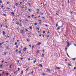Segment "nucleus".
Returning <instances> with one entry per match:
<instances>
[{
  "mask_svg": "<svg viewBox=\"0 0 76 76\" xmlns=\"http://www.w3.org/2000/svg\"><path fill=\"white\" fill-rule=\"evenodd\" d=\"M67 45L66 46V47H69L70 45H72V44H69V42H67Z\"/></svg>",
  "mask_w": 76,
  "mask_h": 76,
  "instance_id": "f257e3e1",
  "label": "nucleus"
},
{
  "mask_svg": "<svg viewBox=\"0 0 76 76\" xmlns=\"http://www.w3.org/2000/svg\"><path fill=\"white\" fill-rule=\"evenodd\" d=\"M59 22H62V21L61 20V21H58L57 22V23L56 24V27H57V26H58V23Z\"/></svg>",
  "mask_w": 76,
  "mask_h": 76,
  "instance_id": "f03ea898",
  "label": "nucleus"
},
{
  "mask_svg": "<svg viewBox=\"0 0 76 76\" xmlns=\"http://www.w3.org/2000/svg\"><path fill=\"white\" fill-rule=\"evenodd\" d=\"M20 31L21 34H23L24 33V31H23V30H21Z\"/></svg>",
  "mask_w": 76,
  "mask_h": 76,
  "instance_id": "7ed1b4c3",
  "label": "nucleus"
},
{
  "mask_svg": "<svg viewBox=\"0 0 76 76\" xmlns=\"http://www.w3.org/2000/svg\"><path fill=\"white\" fill-rule=\"evenodd\" d=\"M26 50H27V49L26 48H24L23 49V51L24 52H25V51H26Z\"/></svg>",
  "mask_w": 76,
  "mask_h": 76,
  "instance_id": "20e7f679",
  "label": "nucleus"
},
{
  "mask_svg": "<svg viewBox=\"0 0 76 76\" xmlns=\"http://www.w3.org/2000/svg\"><path fill=\"white\" fill-rule=\"evenodd\" d=\"M41 42H38L37 44V45H41Z\"/></svg>",
  "mask_w": 76,
  "mask_h": 76,
  "instance_id": "39448f33",
  "label": "nucleus"
},
{
  "mask_svg": "<svg viewBox=\"0 0 76 76\" xmlns=\"http://www.w3.org/2000/svg\"><path fill=\"white\" fill-rule=\"evenodd\" d=\"M38 66H39V67H42V65L40 64Z\"/></svg>",
  "mask_w": 76,
  "mask_h": 76,
  "instance_id": "423d86ee",
  "label": "nucleus"
},
{
  "mask_svg": "<svg viewBox=\"0 0 76 76\" xmlns=\"http://www.w3.org/2000/svg\"><path fill=\"white\" fill-rule=\"evenodd\" d=\"M3 67V64H1V65L0 66V67L1 68H2V67Z\"/></svg>",
  "mask_w": 76,
  "mask_h": 76,
  "instance_id": "0eeeda50",
  "label": "nucleus"
},
{
  "mask_svg": "<svg viewBox=\"0 0 76 76\" xmlns=\"http://www.w3.org/2000/svg\"><path fill=\"white\" fill-rule=\"evenodd\" d=\"M42 57H44V54H42Z\"/></svg>",
  "mask_w": 76,
  "mask_h": 76,
  "instance_id": "6e6552de",
  "label": "nucleus"
},
{
  "mask_svg": "<svg viewBox=\"0 0 76 76\" xmlns=\"http://www.w3.org/2000/svg\"><path fill=\"white\" fill-rule=\"evenodd\" d=\"M19 26H20L21 27L22 26V24H21V23H20L19 24Z\"/></svg>",
  "mask_w": 76,
  "mask_h": 76,
  "instance_id": "1a4fd4ad",
  "label": "nucleus"
},
{
  "mask_svg": "<svg viewBox=\"0 0 76 76\" xmlns=\"http://www.w3.org/2000/svg\"><path fill=\"white\" fill-rule=\"evenodd\" d=\"M5 34V32L4 31H3V35H4Z\"/></svg>",
  "mask_w": 76,
  "mask_h": 76,
  "instance_id": "9d476101",
  "label": "nucleus"
},
{
  "mask_svg": "<svg viewBox=\"0 0 76 76\" xmlns=\"http://www.w3.org/2000/svg\"><path fill=\"white\" fill-rule=\"evenodd\" d=\"M11 14L12 15H15V14H14V13L13 12H11Z\"/></svg>",
  "mask_w": 76,
  "mask_h": 76,
  "instance_id": "9b49d317",
  "label": "nucleus"
},
{
  "mask_svg": "<svg viewBox=\"0 0 76 76\" xmlns=\"http://www.w3.org/2000/svg\"><path fill=\"white\" fill-rule=\"evenodd\" d=\"M3 15H4V16H7V15H6V14H3Z\"/></svg>",
  "mask_w": 76,
  "mask_h": 76,
  "instance_id": "f8f14e48",
  "label": "nucleus"
},
{
  "mask_svg": "<svg viewBox=\"0 0 76 76\" xmlns=\"http://www.w3.org/2000/svg\"><path fill=\"white\" fill-rule=\"evenodd\" d=\"M46 70L47 71H48V72H51V70H49V69H47Z\"/></svg>",
  "mask_w": 76,
  "mask_h": 76,
  "instance_id": "ddd939ff",
  "label": "nucleus"
},
{
  "mask_svg": "<svg viewBox=\"0 0 76 76\" xmlns=\"http://www.w3.org/2000/svg\"><path fill=\"white\" fill-rule=\"evenodd\" d=\"M36 59H35V60H34V61L33 62V63H36Z\"/></svg>",
  "mask_w": 76,
  "mask_h": 76,
  "instance_id": "4468645a",
  "label": "nucleus"
},
{
  "mask_svg": "<svg viewBox=\"0 0 76 76\" xmlns=\"http://www.w3.org/2000/svg\"><path fill=\"white\" fill-rule=\"evenodd\" d=\"M7 54V52H4V55H6Z\"/></svg>",
  "mask_w": 76,
  "mask_h": 76,
  "instance_id": "2eb2a0df",
  "label": "nucleus"
},
{
  "mask_svg": "<svg viewBox=\"0 0 76 76\" xmlns=\"http://www.w3.org/2000/svg\"><path fill=\"white\" fill-rule=\"evenodd\" d=\"M16 24H17V25H19V22H17L16 23Z\"/></svg>",
  "mask_w": 76,
  "mask_h": 76,
  "instance_id": "dca6fc26",
  "label": "nucleus"
},
{
  "mask_svg": "<svg viewBox=\"0 0 76 76\" xmlns=\"http://www.w3.org/2000/svg\"><path fill=\"white\" fill-rule=\"evenodd\" d=\"M15 38H14L13 39V41H12V42H14V41H15Z\"/></svg>",
  "mask_w": 76,
  "mask_h": 76,
  "instance_id": "f3484780",
  "label": "nucleus"
},
{
  "mask_svg": "<svg viewBox=\"0 0 76 76\" xmlns=\"http://www.w3.org/2000/svg\"><path fill=\"white\" fill-rule=\"evenodd\" d=\"M21 75H22V74L23 73V71H21Z\"/></svg>",
  "mask_w": 76,
  "mask_h": 76,
  "instance_id": "a211bd4d",
  "label": "nucleus"
},
{
  "mask_svg": "<svg viewBox=\"0 0 76 76\" xmlns=\"http://www.w3.org/2000/svg\"><path fill=\"white\" fill-rule=\"evenodd\" d=\"M69 66H72V65H71V64H68Z\"/></svg>",
  "mask_w": 76,
  "mask_h": 76,
  "instance_id": "6ab92c4d",
  "label": "nucleus"
},
{
  "mask_svg": "<svg viewBox=\"0 0 76 76\" xmlns=\"http://www.w3.org/2000/svg\"><path fill=\"white\" fill-rule=\"evenodd\" d=\"M32 27H29V29H32Z\"/></svg>",
  "mask_w": 76,
  "mask_h": 76,
  "instance_id": "aec40b11",
  "label": "nucleus"
},
{
  "mask_svg": "<svg viewBox=\"0 0 76 76\" xmlns=\"http://www.w3.org/2000/svg\"><path fill=\"white\" fill-rule=\"evenodd\" d=\"M18 3H16L15 4V5L16 6H18Z\"/></svg>",
  "mask_w": 76,
  "mask_h": 76,
  "instance_id": "412c9836",
  "label": "nucleus"
},
{
  "mask_svg": "<svg viewBox=\"0 0 76 76\" xmlns=\"http://www.w3.org/2000/svg\"><path fill=\"white\" fill-rule=\"evenodd\" d=\"M25 31H26V32H28V30L26 29H25Z\"/></svg>",
  "mask_w": 76,
  "mask_h": 76,
  "instance_id": "4be33fe9",
  "label": "nucleus"
},
{
  "mask_svg": "<svg viewBox=\"0 0 76 76\" xmlns=\"http://www.w3.org/2000/svg\"><path fill=\"white\" fill-rule=\"evenodd\" d=\"M28 21H29V20H28V19H26V20L25 21L26 22H28Z\"/></svg>",
  "mask_w": 76,
  "mask_h": 76,
  "instance_id": "5701e85b",
  "label": "nucleus"
},
{
  "mask_svg": "<svg viewBox=\"0 0 76 76\" xmlns=\"http://www.w3.org/2000/svg\"><path fill=\"white\" fill-rule=\"evenodd\" d=\"M18 53H19V54H20V53H21V51H19L18 52Z\"/></svg>",
  "mask_w": 76,
  "mask_h": 76,
  "instance_id": "b1692460",
  "label": "nucleus"
},
{
  "mask_svg": "<svg viewBox=\"0 0 76 76\" xmlns=\"http://www.w3.org/2000/svg\"><path fill=\"white\" fill-rule=\"evenodd\" d=\"M42 75H43V76H45V74L44 73H43L42 74Z\"/></svg>",
  "mask_w": 76,
  "mask_h": 76,
  "instance_id": "393cba45",
  "label": "nucleus"
},
{
  "mask_svg": "<svg viewBox=\"0 0 76 76\" xmlns=\"http://www.w3.org/2000/svg\"><path fill=\"white\" fill-rule=\"evenodd\" d=\"M66 54H67V56H68V57H70V56H69V55L68 54V53H66Z\"/></svg>",
  "mask_w": 76,
  "mask_h": 76,
  "instance_id": "a878e982",
  "label": "nucleus"
},
{
  "mask_svg": "<svg viewBox=\"0 0 76 76\" xmlns=\"http://www.w3.org/2000/svg\"><path fill=\"white\" fill-rule=\"evenodd\" d=\"M74 70H76V67H75L74 68Z\"/></svg>",
  "mask_w": 76,
  "mask_h": 76,
  "instance_id": "bb28decb",
  "label": "nucleus"
},
{
  "mask_svg": "<svg viewBox=\"0 0 76 76\" xmlns=\"http://www.w3.org/2000/svg\"><path fill=\"white\" fill-rule=\"evenodd\" d=\"M45 31H44L43 32V34H45Z\"/></svg>",
  "mask_w": 76,
  "mask_h": 76,
  "instance_id": "cd10ccee",
  "label": "nucleus"
},
{
  "mask_svg": "<svg viewBox=\"0 0 76 76\" xmlns=\"http://www.w3.org/2000/svg\"><path fill=\"white\" fill-rule=\"evenodd\" d=\"M23 58H20V60H23Z\"/></svg>",
  "mask_w": 76,
  "mask_h": 76,
  "instance_id": "c85d7f7f",
  "label": "nucleus"
},
{
  "mask_svg": "<svg viewBox=\"0 0 76 76\" xmlns=\"http://www.w3.org/2000/svg\"><path fill=\"white\" fill-rule=\"evenodd\" d=\"M28 70H29V68H27L26 71H28Z\"/></svg>",
  "mask_w": 76,
  "mask_h": 76,
  "instance_id": "c756f323",
  "label": "nucleus"
},
{
  "mask_svg": "<svg viewBox=\"0 0 76 76\" xmlns=\"http://www.w3.org/2000/svg\"><path fill=\"white\" fill-rule=\"evenodd\" d=\"M15 45H17V42H15Z\"/></svg>",
  "mask_w": 76,
  "mask_h": 76,
  "instance_id": "7c9ffc66",
  "label": "nucleus"
},
{
  "mask_svg": "<svg viewBox=\"0 0 76 76\" xmlns=\"http://www.w3.org/2000/svg\"><path fill=\"white\" fill-rule=\"evenodd\" d=\"M7 48L8 50H10V48H9V47Z\"/></svg>",
  "mask_w": 76,
  "mask_h": 76,
  "instance_id": "2f4dec72",
  "label": "nucleus"
},
{
  "mask_svg": "<svg viewBox=\"0 0 76 76\" xmlns=\"http://www.w3.org/2000/svg\"><path fill=\"white\" fill-rule=\"evenodd\" d=\"M18 49H16V50H15V52H18Z\"/></svg>",
  "mask_w": 76,
  "mask_h": 76,
  "instance_id": "473e14b6",
  "label": "nucleus"
},
{
  "mask_svg": "<svg viewBox=\"0 0 76 76\" xmlns=\"http://www.w3.org/2000/svg\"><path fill=\"white\" fill-rule=\"evenodd\" d=\"M37 53H39V50H38Z\"/></svg>",
  "mask_w": 76,
  "mask_h": 76,
  "instance_id": "72a5a7b5",
  "label": "nucleus"
},
{
  "mask_svg": "<svg viewBox=\"0 0 76 76\" xmlns=\"http://www.w3.org/2000/svg\"><path fill=\"white\" fill-rule=\"evenodd\" d=\"M4 43V42H2L1 43V44H3Z\"/></svg>",
  "mask_w": 76,
  "mask_h": 76,
  "instance_id": "f704fd0d",
  "label": "nucleus"
},
{
  "mask_svg": "<svg viewBox=\"0 0 76 76\" xmlns=\"http://www.w3.org/2000/svg\"><path fill=\"white\" fill-rule=\"evenodd\" d=\"M37 25V23H34V25Z\"/></svg>",
  "mask_w": 76,
  "mask_h": 76,
  "instance_id": "c9c22d12",
  "label": "nucleus"
},
{
  "mask_svg": "<svg viewBox=\"0 0 76 76\" xmlns=\"http://www.w3.org/2000/svg\"><path fill=\"white\" fill-rule=\"evenodd\" d=\"M27 41H28V42H29V39H27Z\"/></svg>",
  "mask_w": 76,
  "mask_h": 76,
  "instance_id": "e433bc0d",
  "label": "nucleus"
},
{
  "mask_svg": "<svg viewBox=\"0 0 76 76\" xmlns=\"http://www.w3.org/2000/svg\"><path fill=\"white\" fill-rule=\"evenodd\" d=\"M65 61H67V59H66L65 60Z\"/></svg>",
  "mask_w": 76,
  "mask_h": 76,
  "instance_id": "4c0bfd02",
  "label": "nucleus"
},
{
  "mask_svg": "<svg viewBox=\"0 0 76 76\" xmlns=\"http://www.w3.org/2000/svg\"><path fill=\"white\" fill-rule=\"evenodd\" d=\"M57 69H60V67H57Z\"/></svg>",
  "mask_w": 76,
  "mask_h": 76,
  "instance_id": "58836bf2",
  "label": "nucleus"
},
{
  "mask_svg": "<svg viewBox=\"0 0 76 76\" xmlns=\"http://www.w3.org/2000/svg\"><path fill=\"white\" fill-rule=\"evenodd\" d=\"M16 48H18V46L17 45L16 46Z\"/></svg>",
  "mask_w": 76,
  "mask_h": 76,
  "instance_id": "ea45409f",
  "label": "nucleus"
},
{
  "mask_svg": "<svg viewBox=\"0 0 76 76\" xmlns=\"http://www.w3.org/2000/svg\"><path fill=\"white\" fill-rule=\"evenodd\" d=\"M76 58H74L73 59H72V60H75V59H76Z\"/></svg>",
  "mask_w": 76,
  "mask_h": 76,
  "instance_id": "a19ab883",
  "label": "nucleus"
},
{
  "mask_svg": "<svg viewBox=\"0 0 76 76\" xmlns=\"http://www.w3.org/2000/svg\"><path fill=\"white\" fill-rule=\"evenodd\" d=\"M68 2L69 3H70V1H69V0H68Z\"/></svg>",
  "mask_w": 76,
  "mask_h": 76,
  "instance_id": "79ce46f5",
  "label": "nucleus"
},
{
  "mask_svg": "<svg viewBox=\"0 0 76 76\" xmlns=\"http://www.w3.org/2000/svg\"><path fill=\"white\" fill-rule=\"evenodd\" d=\"M6 75H7V76H8L9 75V73H7Z\"/></svg>",
  "mask_w": 76,
  "mask_h": 76,
  "instance_id": "37998d69",
  "label": "nucleus"
},
{
  "mask_svg": "<svg viewBox=\"0 0 76 76\" xmlns=\"http://www.w3.org/2000/svg\"><path fill=\"white\" fill-rule=\"evenodd\" d=\"M18 71H19V70H20V68H18Z\"/></svg>",
  "mask_w": 76,
  "mask_h": 76,
  "instance_id": "c03bdc74",
  "label": "nucleus"
},
{
  "mask_svg": "<svg viewBox=\"0 0 76 76\" xmlns=\"http://www.w3.org/2000/svg\"><path fill=\"white\" fill-rule=\"evenodd\" d=\"M11 66H12V65H10V68H11Z\"/></svg>",
  "mask_w": 76,
  "mask_h": 76,
  "instance_id": "a18cd8bd",
  "label": "nucleus"
},
{
  "mask_svg": "<svg viewBox=\"0 0 76 76\" xmlns=\"http://www.w3.org/2000/svg\"><path fill=\"white\" fill-rule=\"evenodd\" d=\"M3 7H4V6L2 5V6L1 7V8H3Z\"/></svg>",
  "mask_w": 76,
  "mask_h": 76,
  "instance_id": "49530a36",
  "label": "nucleus"
},
{
  "mask_svg": "<svg viewBox=\"0 0 76 76\" xmlns=\"http://www.w3.org/2000/svg\"><path fill=\"white\" fill-rule=\"evenodd\" d=\"M60 27L59 28H57V30H58L59 29H60Z\"/></svg>",
  "mask_w": 76,
  "mask_h": 76,
  "instance_id": "de8ad7c7",
  "label": "nucleus"
},
{
  "mask_svg": "<svg viewBox=\"0 0 76 76\" xmlns=\"http://www.w3.org/2000/svg\"><path fill=\"white\" fill-rule=\"evenodd\" d=\"M37 29H38V30L39 31V28L38 27V28H37Z\"/></svg>",
  "mask_w": 76,
  "mask_h": 76,
  "instance_id": "09e8293b",
  "label": "nucleus"
},
{
  "mask_svg": "<svg viewBox=\"0 0 76 76\" xmlns=\"http://www.w3.org/2000/svg\"><path fill=\"white\" fill-rule=\"evenodd\" d=\"M34 46H32V48L33 49L34 48Z\"/></svg>",
  "mask_w": 76,
  "mask_h": 76,
  "instance_id": "8fccbe9b",
  "label": "nucleus"
},
{
  "mask_svg": "<svg viewBox=\"0 0 76 76\" xmlns=\"http://www.w3.org/2000/svg\"><path fill=\"white\" fill-rule=\"evenodd\" d=\"M34 16H35V15H33L31 16L32 17H34Z\"/></svg>",
  "mask_w": 76,
  "mask_h": 76,
  "instance_id": "3c124183",
  "label": "nucleus"
},
{
  "mask_svg": "<svg viewBox=\"0 0 76 76\" xmlns=\"http://www.w3.org/2000/svg\"><path fill=\"white\" fill-rule=\"evenodd\" d=\"M4 20H5V22H7V20H6L5 19H4Z\"/></svg>",
  "mask_w": 76,
  "mask_h": 76,
  "instance_id": "603ef678",
  "label": "nucleus"
},
{
  "mask_svg": "<svg viewBox=\"0 0 76 76\" xmlns=\"http://www.w3.org/2000/svg\"><path fill=\"white\" fill-rule=\"evenodd\" d=\"M45 51V50H43V53H44Z\"/></svg>",
  "mask_w": 76,
  "mask_h": 76,
  "instance_id": "864d4df0",
  "label": "nucleus"
},
{
  "mask_svg": "<svg viewBox=\"0 0 76 76\" xmlns=\"http://www.w3.org/2000/svg\"><path fill=\"white\" fill-rule=\"evenodd\" d=\"M42 23H41V22H39V24H42Z\"/></svg>",
  "mask_w": 76,
  "mask_h": 76,
  "instance_id": "5fc2aeb1",
  "label": "nucleus"
},
{
  "mask_svg": "<svg viewBox=\"0 0 76 76\" xmlns=\"http://www.w3.org/2000/svg\"><path fill=\"white\" fill-rule=\"evenodd\" d=\"M0 3H2V1H0Z\"/></svg>",
  "mask_w": 76,
  "mask_h": 76,
  "instance_id": "6e6d98bb",
  "label": "nucleus"
},
{
  "mask_svg": "<svg viewBox=\"0 0 76 76\" xmlns=\"http://www.w3.org/2000/svg\"><path fill=\"white\" fill-rule=\"evenodd\" d=\"M6 28H8V26H6Z\"/></svg>",
  "mask_w": 76,
  "mask_h": 76,
  "instance_id": "4d7b16f0",
  "label": "nucleus"
},
{
  "mask_svg": "<svg viewBox=\"0 0 76 76\" xmlns=\"http://www.w3.org/2000/svg\"><path fill=\"white\" fill-rule=\"evenodd\" d=\"M37 11H39V9H37Z\"/></svg>",
  "mask_w": 76,
  "mask_h": 76,
  "instance_id": "13d9d810",
  "label": "nucleus"
},
{
  "mask_svg": "<svg viewBox=\"0 0 76 76\" xmlns=\"http://www.w3.org/2000/svg\"><path fill=\"white\" fill-rule=\"evenodd\" d=\"M6 42H7V43H8L9 42L8 41H6Z\"/></svg>",
  "mask_w": 76,
  "mask_h": 76,
  "instance_id": "bf43d9fd",
  "label": "nucleus"
},
{
  "mask_svg": "<svg viewBox=\"0 0 76 76\" xmlns=\"http://www.w3.org/2000/svg\"><path fill=\"white\" fill-rule=\"evenodd\" d=\"M28 60L29 61V60H30V58H28Z\"/></svg>",
  "mask_w": 76,
  "mask_h": 76,
  "instance_id": "052dcab7",
  "label": "nucleus"
},
{
  "mask_svg": "<svg viewBox=\"0 0 76 76\" xmlns=\"http://www.w3.org/2000/svg\"><path fill=\"white\" fill-rule=\"evenodd\" d=\"M39 22H41V20H39Z\"/></svg>",
  "mask_w": 76,
  "mask_h": 76,
  "instance_id": "680f3d73",
  "label": "nucleus"
},
{
  "mask_svg": "<svg viewBox=\"0 0 76 76\" xmlns=\"http://www.w3.org/2000/svg\"><path fill=\"white\" fill-rule=\"evenodd\" d=\"M28 10L29 11H31V9H28Z\"/></svg>",
  "mask_w": 76,
  "mask_h": 76,
  "instance_id": "e2e57ef3",
  "label": "nucleus"
},
{
  "mask_svg": "<svg viewBox=\"0 0 76 76\" xmlns=\"http://www.w3.org/2000/svg\"><path fill=\"white\" fill-rule=\"evenodd\" d=\"M65 49H66V50H67V48H65Z\"/></svg>",
  "mask_w": 76,
  "mask_h": 76,
  "instance_id": "0e129e2a",
  "label": "nucleus"
},
{
  "mask_svg": "<svg viewBox=\"0 0 76 76\" xmlns=\"http://www.w3.org/2000/svg\"><path fill=\"white\" fill-rule=\"evenodd\" d=\"M74 45L75 46V47H76V44H74Z\"/></svg>",
  "mask_w": 76,
  "mask_h": 76,
  "instance_id": "69168bd1",
  "label": "nucleus"
},
{
  "mask_svg": "<svg viewBox=\"0 0 76 76\" xmlns=\"http://www.w3.org/2000/svg\"><path fill=\"white\" fill-rule=\"evenodd\" d=\"M48 34H50V31H48Z\"/></svg>",
  "mask_w": 76,
  "mask_h": 76,
  "instance_id": "338daca9",
  "label": "nucleus"
},
{
  "mask_svg": "<svg viewBox=\"0 0 76 76\" xmlns=\"http://www.w3.org/2000/svg\"><path fill=\"white\" fill-rule=\"evenodd\" d=\"M42 18L43 19H45V18L44 17H42Z\"/></svg>",
  "mask_w": 76,
  "mask_h": 76,
  "instance_id": "774afa93",
  "label": "nucleus"
}]
</instances>
